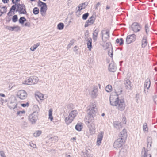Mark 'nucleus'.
Returning a JSON list of instances; mask_svg holds the SVG:
<instances>
[{"instance_id": "obj_1", "label": "nucleus", "mask_w": 157, "mask_h": 157, "mask_svg": "<svg viewBox=\"0 0 157 157\" xmlns=\"http://www.w3.org/2000/svg\"><path fill=\"white\" fill-rule=\"evenodd\" d=\"M109 99L110 104L113 106L122 107L124 106V101L123 100H121L119 103L118 96L115 93L111 94Z\"/></svg>"}, {"instance_id": "obj_2", "label": "nucleus", "mask_w": 157, "mask_h": 157, "mask_svg": "<svg viewBox=\"0 0 157 157\" xmlns=\"http://www.w3.org/2000/svg\"><path fill=\"white\" fill-rule=\"evenodd\" d=\"M34 96L36 100L39 103L42 102L45 99L44 94L39 91L35 92Z\"/></svg>"}, {"instance_id": "obj_3", "label": "nucleus", "mask_w": 157, "mask_h": 157, "mask_svg": "<svg viewBox=\"0 0 157 157\" xmlns=\"http://www.w3.org/2000/svg\"><path fill=\"white\" fill-rule=\"evenodd\" d=\"M38 6L40 8V13L43 16L45 15L47 6L46 4L42 2L39 1L38 4Z\"/></svg>"}, {"instance_id": "obj_4", "label": "nucleus", "mask_w": 157, "mask_h": 157, "mask_svg": "<svg viewBox=\"0 0 157 157\" xmlns=\"http://www.w3.org/2000/svg\"><path fill=\"white\" fill-rule=\"evenodd\" d=\"M16 96L20 100H24L27 98L28 94L25 90H21L17 92Z\"/></svg>"}, {"instance_id": "obj_5", "label": "nucleus", "mask_w": 157, "mask_h": 157, "mask_svg": "<svg viewBox=\"0 0 157 157\" xmlns=\"http://www.w3.org/2000/svg\"><path fill=\"white\" fill-rule=\"evenodd\" d=\"M11 104L10 107L13 108H20V107H28L29 104L28 102H27L25 103L21 104L20 102H10Z\"/></svg>"}, {"instance_id": "obj_6", "label": "nucleus", "mask_w": 157, "mask_h": 157, "mask_svg": "<svg viewBox=\"0 0 157 157\" xmlns=\"http://www.w3.org/2000/svg\"><path fill=\"white\" fill-rule=\"evenodd\" d=\"M29 120L32 124H35L37 119V113L34 112L29 116Z\"/></svg>"}, {"instance_id": "obj_7", "label": "nucleus", "mask_w": 157, "mask_h": 157, "mask_svg": "<svg viewBox=\"0 0 157 157\" xmlns=\"http://www.w3.org/2000/svg\"><path fill=\"white\" fill-rule=\"evenodd\" d=\"M98 90L97 88L94 87L91 90H88V94L92 98H96L98 95Z\"/></svg>"}, {"instance_id": "obj_8", "label": "nucleus", "mask_w": 157, "mask_h": 157, "mask_svg": "<svg viewBox=\"0 0 157 157\" xmlns=\"http://www.w3.org/2000/svg\"><path fill=\"white\" fill-rule=\"evenodd\" d=\"M136 39V36L134 34H132L128 35L126 39V43L127 44H130L135 41Z\"/></svg>"}, {"instance_id": "obj_9", "label": "nucleus", "mask_w": 157, "mask_h": 157, "mask_svg": "<svg viewBox=\"0 0 157 157\" xmlns=\"http://www.w3.org/2000/svg\"><path fill=\"white\" fill-rule=\"evenodd\" d=\"M125 140H122L120 139H118L114 143V146L115 148H120L125 142Z\"/></svg>"}, {"instance_id": "obj_10", "label": "nucleus", "mask_w": 157, "mask_h": 157, "mask_svg": "<svg viewBox=\"0 0 157 157\" xmlns=\"http://www.w3.org/2000/svg\"><path fill=\"white\" fill-rule=\"evenodd\" d=\"M17 10L20 14H24L26 13L25 10V6L23 4H17Z\"/></svg>"}, {"instance_id": "obj_11", "label": "nucleus", "mask_w": 157, "mask_h": 157, "mask_svg": "<svg viewBox=\"0 0 157 157\" xmlns=\"http://www.w3.org/2000/svg\"><path fill=\"white\" fill-rule=\"evenodd\" d=\"M95 20V17L94 16H91L89 18L86 22L85 27H86L93 25L94 22Z\"/></svg>"}, {"instance_id": "obj_12", "label": "nucleus", "mask_w": 157, "mask_h": 157, "mask_svg": "<svg viewBox=\"0 0 157 157\" xmlns=\"http://www.w3.org/2000/svg\"><path fill=\"white\" fill-rule=\"evenodd\" d=\"M102 39L104 41H106L109 37V32L107 30H103L101 31Z\"/></svg>"}, {"instance_id": "obj_13", "label": "nucleus", "mask_w": 157, "mask_h": 157, "mask_svg": "<svg viewBox=\"0 0 157 157\" xmlns=\"http://www.w3.org/2000/svg\"><path fill=\"white\" fill-rule=\"evenodd\" d=\"M31 85H34L36 84L38 82V78L36 76H30Z\"/></svg>"}, {"instance_id": "obj_14", "label": "nucleus", "mask_w": 157, "mask_h": 157, "mask_svg": "<svg viewBox=\"0 0 157 157\" xmlns=\"http://www.w3.org/2000/svg\"><path fill=\"white\" fill-rule=\"evenodd\" d=\"M140 27L139 24L137 23H134L132 25V30L135 32H137L140 31Z\"/></svg>"}, {"instance_id": "obj_15", "label": "nucleus", "mask_w": 157, "mask_h": 157, "mask_svg": "<svg viewBox=\"0 0 157 157\" xmlns=\"http://www.w3.org/2000/svg\"><path fill=\"white\" fill-rule=\"evenodd\" d=\"M127 137V132L126 130L124 129L123 131L120 132L119 138L118 139H120L126 140Z\"/></svg>"}, {"instance_id": "obj_16", "label": "nucleus", "mask_w": 157, "mask_h": 157, "mask_svg": "<svg viewBox=\"0 0 157 157\" xmlns=\"http://www.w3.org/2000/svg\"><path fill=\"white\" fill-rule=\"evenodd\" d=\"M124 84L125 87L126 89L129 90L131 89L132 84L129 80L125 79L124 81Z\"/></svg>"}, {"instance_id": "obj_17", "label": "nucleus", "mask_w": 157, "mask_h": 157, "mask_svg": "<svg viewBox=\"0 0 157 157\" xmlns=\"http://www.w3.org/2000/svg\"><path fill=\"white\" fill-rule=\"evenodd\" d=\"M103 132H101L98 136L97 140V145L98 146H100L101 143V141L103 139Z\"/></svg>"}, {"instance_id": "obj_18", "label": "nucleus", "mask_w": 157, "mask_h": 157, "mask_svg": "<svg viewBox=\"0 0 157 157\" xmlns=\"http://www.w3.org/2000/svg\"><path fill=\"white\" fill-rule=\"evenodd\" d=\"M94 120V116H87L85 119L86 122L88 124L93 122Z\"/></svg>"}, {"instance_id": "obj_19", "label": "nucleus", "mask_w": 157, "mask_h": 157, "mask_svg": "<svg viewBox=\"0 0 157 157\" xmlns=\"http://www.w3.org/2000/svg\"><path fill=\"white\" fill-rule=\"evenodd\" d=\"M90 132L91 134H93L95 132V125L93 123H91V124L89 125Z\"/></svg>"}, {"instance_id": "obj_20", "label": "nucleus", "mask_w": 157, "mask_h": 157, "mask_svg": "<svg viewBox=\"0 0 157 157\" xmlns=\"http://www.w3.org/2000/svg\"><path fill=\"white\" fill-rule=\"evenodd\" d=\"M87 116H94L96 113V111L94 110V109H89L87 111Z\"/></svg>"}, {"instance_id": "obj_21", "label": "nucleus", "mask_w": 157, "mask_h": 157, "mask_svg": "<svg viewBox=\"0 0 157 157\" xmlns=\"http://www.w3.org/2000/svg\"><path fill=\"white\" fill-rule=\"evenodd\" d=\"M7 11V7L6 6H0V16H1L3 14L6 13Z\"/></svg>"}, {"instance_id": "obj_22", "label": "nucleus", "mask_w": 157, "mask_h": 157, "mask_svg": "<svg viewBox=\"0 0 157 157\" xmlns=\"http://www.w3.org/2000/svg\"><path fill=\"white\" fill-rule=\"evenodd\" d=\"M109 70L111 72H114L116 71V67L113 63H110L109 66Z\"/></svg>"}, {"instance_id": "obj_23", "label": "nucleus", "mask_w": 157, "mask_h": 157, "mask_svg": "<svg viewBox=\"0 0 157 157\" xmlns=\"http://www.w3.org/2000/svg\"><path fill=\"white\" fill-rule=\"evenodd\" d=\"M87 4L86 3H81L78 6V11H80L81 10L84 9L86 6Z\"/></svg>"}, {"instance_id": "obj_24", "label": "nucleus", "mask_w": 157, "mask_h": 157, "mask_svg": "<svg viewBox=\"0 0 157 157\" xmlns=\"http://www.w3.org/2000/svg\"><path fill=\"white\" fill-rule=\"evenodd\" d=\"M152 142V138L151 137L148 136L147 138V148H150L151 146V144Z\"/></svg>"}, {"instance_id": "obj_25", "label": "nucleus", "mask_w": 157, "mask_h": 157, "mask_svg": "<svg viewBox=\"0 0 157 157\" xmlns=\"http://www.w3.org/2000/svg\"><path fill=\"white\" fill-rule=\"evenodd\" d=\"M75 117H67L65 118V122H66L67 124H68L71 123Z\"/></svg>"}, {"instance_id": "obj_26", "label": "nucleus", "mask_w": 157, "mask_h": 157, "mask_svg": "<svg viewBox=\"0 0 157 157\" xmlns=\"http://www.w3.org/2000/svg\"><path fill=\"white\" fill-rule=\"evenodd\" d=\"M77 114H78V112H77L76 110H73V111H71V112L69 113L68 117H75L76 116Z\"/></svg>"}, {"instance_id": "obj_27", "label": "nucleus", "mask_w": 157, "mask_h": 157, "mask_svg": "<svg viewBox=\"0 0 157 157\" xmlns=\"http://www.w3.org/2000/svg\"><path fill=\"white\" fill-rule=\"evenodd\" d=\"M114 127L117 129H121V127H122L120 123L117 122H115L114 123Z\"/></svg>"}, {"instance_id": "obj_28", "label": "nucleus", "mask_w": 157, "mask_h": 157, "mask_svg": "<svg viewBox=\"0 0 157 157\" xmlns=\"http://www.w3.org/2000/svg\"><path fill=\"white\" fill-rule=\"evenodd\" d=\"M82 128V123H79L77 124L75 127V129L78 131H80Z\"/></svg>"}, {"instance_id": "obj_29", "label": "nucleus", "mask_w": 157, "mask_h": 157, "mask_svg": "<svg viewBox=\"0 0 157 157\" xmlns=\"http://www.w3.org/2000/svg\"><path fill=\"white\" fill-rule=\"evenodd\" d=\"M147 39L146 37H143L142 41V47L144 48L147 45Z\"/></svg>"}, {"instance_id": "obj_30", "label": "nucleus", "mask_w": 157, "mask_h": 157, "mask_svg": "<svg viewBox=\"0 0 157 157\" xmlns=\"http://www.w3.org/2000/svg\"><path fill=\"white\" fill-rule=\"evenodd\" d=\"M92 40L91 39L90 40H88L87 41V48L90 51L92 48Z\"/></svg>"}, {"instance_id": "obj_31", "label": "nucleus", "mask_w": 157, "mask_h": 157, "mask_svg": "<svg viewBox=\"0 0 157 157\" xmlns=\"http://www.w3.org/2000/svg\"><path fill=\"white\" fill-rule=\"evenodd\" d=\"M150 81L149 80H147L144 84V88L145 89H148L150 86Z\"/></svg>"}, {"instance_id": "obj_32", "label": "nucleus", "mask_w": 157, "mask_h": 157, "mask_svg": "<svg viewBox=\"0 0 157 157\" xmlns=\"http://www.w3.org/2000/svg\"><path fill=\"white\" fill-rule=\"evenodd\" d=\"M98 31L97 30H95L94 32L93 35V38L94 40H96L97 36L98 35Z\"/></svg>"}, {"instance_id": "obj_33", "label": "nucleus", "mask_w": 157, "mask_h": 157, "mask_svg": "<svg viewBox=\"0 0 157 157\" xmlns=\"http://www.w3.org/2000/svg\"><path fill=\"white\" fill-rule=\"evenodd\" d=\"M64 27V24L62 23H60L58 24L57 25V29L59 30H62Z\"/></svg>"}, {"instance_id": "obj_34", "label": "nucleus", "mask_w": 157, "mask_h": 157, "mask_svg": "<svg viewBox=\"0 0 157 157\" xmlns=\"http://www.w3.org/2000/svg\"><path fill=\"white\" fill-rule=\"evenodd\" d=\"M21 127L22 128H24L27 127V123L26 121H23L21 122Z\"/></svg>"}, {"instance_id": "obj_35", "label": "nucleus", "mask_w": 157, "mask_h": 157, "mask_svg": "<svg viewBox=\"0 0 157 157\" xmlns=\"http://www.w3.org/2000/svg\"><path fill=\"white\" fill-rule=\"evenodd\" d=\"M25 75H24L23 76V79L22 82V84L23 85H29L27 80V79H25Z\"/></svg>"}, {"instance_id": "obj_36", "label": "nucleus", "mask_w": 157, "mask_h": 157, "mask_svg": "<svg viewBox=\"0 0 157 157\" xmlns=\"http://www.w3.org/2000/svg\"><path fill=\"white\" fill-rule=\"evenodd\" d=\"M116 41L117 44H119L120 45H122L123 44V40L122 38L117 39Z\"/></svg>"}, {"instance_id": "obj_37", "label": "nucleus", "mask_w": 157, "mask_h": 157, "mask_svg": "<svg viewBox=\"0 0 157 157\" xmlns=\"http://www.w3.org/2000/svg\"><path fill=\"white\" fill-rule=\"evenodd\" d=\"M141 157H151L150 154L147 155L145 150L142 151V156Z\"/></svg>"}, {"instance_id": "obj_38", "label": "nucleus", "mask_w": 157, "mask_h": 157, "mask_svg": "<svg viewBox=\"0 0 157 157\" xmlns=\"http://www.w3.org/2000/svg\"><path fill=\"white\" fill-rule=\"evenodd\" d=\"M39 12V9L37 7L34 8L33 10V13L35 15L38 14Z\"/></svg>"}, {"instance_id": "obj_39", "label": "nucleus", "mask_w": 157, "mask_h": 157, "mask_svg": "<svg viewBox=\"0 0 157 157\" xmlns=\"http://www.w3.org/2000/svg\"><path fill=\"white\" fill-rule=\"evenodd\" d=\"M106 91L107 92H109L112 90V87L111 85H108L105 87Z\"/></svg>"}, {"instance_id": "obj_40", "label": "nucleus", "mask_w": 157, "mask_h": 157, "mask_svg": "<svg viewBox=\"0 0 157 157\" xmlns=\"http://www.w3.org/2000/svg\"><path fill=\"white\" fill-rule=\"evenodd\" d=\"M41 133V132L40 131H37L33 133V136L35 137H37L40 136Z\"/></svg>"}, {"instance_id": "obj_41", "label": "nucleus", "mask_w": 157, "mask_h": 157, "mask_svg": "<svg viewBox=\"0 0 157 157\" xmlns=\"http://www.w3.org/2000/svg\"><path fill=\"white\" fill-rule=\"evenodd\" d=\"M145 27L146 33L147 34L150 30V26L149 24H147L145 25Z\"/></svg>"}, {"instance_id": "obj_42", "label": "nucleus", "mask_w": 157, "mask_h": 157, "mask_svg": "<svg viewBox=\"0 0 157 157\" xmlns=\"http://www.w3.org/2000/svg\"><path fill=\"white\" fill-rule=\"evenodd\" d=\"M49 118L50 119L51 121L53 120V117L52 116V109L49 111Z\"/></svg>"}, {"instance_id": "obj_43", "label": "nucleus", "mask_w": 157, "mask_h": 157, "mask_svg": "<svg viewBox=\"0 0 157 157\" xmlns=\"http://www.w3.org/2000/svg\"><path fill=\"white\" fill-rule=\"evenodd\" d=\"M115 91V93L118 96V95L120 94L122 92V90L121 89H118V88H116Z\"/></svg>"}, {"instance_id": "obj_44", "label": "nucleus", "mask_w": 157, "mask_h": 157, "mask_svg": "<svg viewBox=\"0 0 157 157\" xmlns=\"http://www.w3.org/2000/svg\"><path fill=\"white\" fill-rule=\"evenodd\" d=\"M26 21V19L24 17H21L19 20V22L21 24L23 25L24 22Z\"/></svg>"}, {"instance_id": "obj_45", "label": "nucleus", "mask_w": 157, "mask_h": 157, "mask_svg": "<svg viewBox=\"0 0 157 157\" xmlns=\"http://www.w3.org/2000/svg\"><path fill=\"white\" fill-rule=\"evenodd\" d=\"M17 4H15V5H13L12 6L9 12L8 13V15H9L10 13L11 12H14L15 10L16 9V7H17Z\"/></svg>"}, {"instance_id": "obj_46", "label": "nucleus", "mask_w": 157, "mask_h": 157, "mask_svg": "<svg viewBox=\"0 0 157 157\" xmlns=\"http://www.w3.org/2000/svg\"><path fill=\"white\" fill-rule=\"evenodd\" d=\"M88 16L89 14L88 13H86L83 15L82 18L83 20H86L88 17Z\"/></svg>"}, {"instance_id": "obj_47", "label": "nucleus", "mask_w": 157, "mask_h": 157, "mask_svg": "<svg viewBox=\"0 0 157 157\" xmlns=\"http://www.w3.org/2000/svg\"><path fill=\"white\" fill-rule=\"evenodd\" d=\"M37 47H38L37 45H34L33 47H31L30 48V50L31 51H33L37 48Z\"/></svg>"}, {"instance_id": "obj_48", "label": "nucleus", "mask_w": 157, "mask_h": 157, "mask_svg": "<svg viewBox=\"0 0 157 157\" xmlns=\"http://www.w3.org/2000/svg\"><path fill=\"white\" fill-rule=\"evenodd\" d=\"M17 15H14L12 18V20L13 22H15L17 21Z\"/></svg>"}, {"instance_id": "obj_49", "label": "nucleus", "mask_w": 157, "mask_h": 157, "mask_svg": "<svg viewBox=\"0 0 157 157\" xmlns=\"http://www.w3.org/2000/svg\"><path fill=\"white\" fill-rule=\"evenodd\" d=\"M25 111L24 110H22L18 111L17 112V115L21 116V114H25Z\"/></svg>"}, {"instance_id": "obj_50", "label": "nucleus", "mask_w": 157, "mask_h": 157, "mask_svg": "<svg viewBox=\"0 0 157 157\" xmlns=\"http://www.w3.org/2000/svg\"><path fill=\"white\" fill-rule=\"evenodd\" d=\"M143 131H148V128L147 127V124H144L143 126Z\"/></svg>"}, {"instance_id": "obj_51", "label": "nucleus", "mask_w": 157, "mask_h": 157, "mask_svg": "<svg viewBox=\"0 0 157 157\" xmlns=\"http://www.w3.org/2000/svg\"><path fill=\"white\" fill-rule=\"evenodd\" d=\"M90 107L91 108H95L96 107L95 104L93 103H91L90 105Z\"/></svg>"}, {"instance_id": "obj_52", "label": "nucleus", "mask_w": 157, "mask_h": 157, "mask_svg": "<svg viewBox=\"0 0 157 157\" xmlns=\"http://www.w3.org/2000/svg\"><path fill=\"white\" fill-rule=\"evenodd\" d=\"M0 155L1 157H6L5 155V153L3 151H0Z\"/></svg>"}, {"instance_id": "obj_53", "label": "nucleus", "mask_w": 157, "mask_h": 157, "mask_svg": "<svg viewBox=\"0 0 157 157\" xmlns=\"http://www.w3.org/2000/svg\"><path fill=\"white\" fill-rule=\"evenodd\" d=\"M30 146L33 148H36V145L32 143H30Z\"/></svg>"}, {"instance_id": "obj_54", "label": "nucleus", "mask_w": 157, "mask_h": 157, "mask_svg": "<svg viewBox=\"0 0 157 157\" xmlns=\"http://www.w3.org/2000/svg\"><path fill=\"white\" fill-rule=\"evenodd\" d=\"M153 100L154 102L157 104V95L153 97Z\"/></svg>"}, {"instance_id": "obj_55", "label": "nucleus", "mask_w": 157, "mask_h": 157, "mask_svg": "<svg viewBox=\"0 0 157 157\" xmlns=\"http://www.w3.org/2000/svg\"><path fill=\"white\" fill-rule=\"evenodd\" d=\"M8 29L11 31H13L14 30V27H9L8 28Z\"/></svg>"}, {"instance_id": "obj_56", "label": "nucleus", "mask_w": 157, "mask_h": 157, "mask_svg": "<svg viewBox=\"0 0 157 157\" xmlns=\"http://www.w3.org/2000/svg\"><path fill=\"white\" fill-rule=\"evenodd\" d=\"M20 30V27L18 26H14V30L18 31Z\"/></svg>"}, {"instance_id": "obj_57", "label": "nucleus", "mask_w": 157, "mask_h": 157, "mask_svg": "<svg viewBox=\"0 0 157 157\" xmlns=\"http://www.w3.org/2000/svg\"><path fill=\"white\" fill-rule=\"evenodd\" d=\"M30 25V24L29 23H25L24 25H22V26L25 27H29Z\"/></svg>"}, {"instance_id": "obj_58", "label": "nucleus", "mask_w": 157, "mask_h": 157, "mask_svg": "<svg viewBox=\"0 0 157 157\" xmlns=\"http://www.w3.org/2000/svg\"><path fill=\"white\" fill-rule=\"evenodd\" d=\"M27 80L28 84V85H31L30 77H29L28 79H27Z\"/></svg>"}, {"instance_id": "obj_59", "label": "nucleus", "mask_w": 157, "mask_h": 157, "mask_svg": "<svg viewBox=\"0 0 157 157\" xmlns=\"http://www.w3.org/2000/svg\"><path fill=\"white\" fill-rule=\"evenodd\" d=\"M20 0H12L13 3H16L19 2Z\"/></svg>"}, {"instance_id": "obj_60", "label": "nucleus", "mask_w": 157, "mask_h": 157, "mask_svg": "<svg viewBox=\"0 0 157 157\" xmlns=\"http://www.w3.org/2000/svg\"><path fill=\"white\" fill-rule=\"evenodd\" d=\"M123 121L124 122V124H126V119L124 117H123Z\"/></svg>"}, {"instance_id": "obj_61", "label": "nucleus", "mask_w": 157, "mask_h": 157, "mask_svg": "<svg viewBox=\"0 0 157 157\" xmlns=\"http://www.w3.org/2000/svg\"><path fill=\"white\" fill-rule=\"evenodd\" d=\"M2 1L4 3H7L9 1V0H2Z\"/></svg>"}, {"instance_id": "obj_62", "label": "nucleus", "mask_w": 157, "mask_h": 157, "mask_svg": "<svg viewBox=\"0 0 157 157\" xmlns=\"http://www.w3.org/2000/svg\"><path fill=\"white\" fill-rule=\"evenodd\" d=\"M13 87L12 86V84H9V90L11 89Z\"/></svg>"}, {"instance_id": "obj_63", "label": "nucleus", "mask_w": 157, "mask_h": 157, "mask_svg": "<svg viewBox=\"0 0 157 157\" xmlns=\"http://www.w3.org/2000/svg\"><path fill=\"white\" fill-rule=\"evenodd\" d=\"M33 107H34V108H38L39 106L35 104V105H33Z\"/></svg>"}, {"instance_id": "obj_64", "label": "nucleus", "mask_w": 157, "mask_h": 157, "mask_svg": "<svg viewBox=\"0 0 157 157\" xmlns=\"http://www.w3.org/2000/svg\"><path fill=\"white\" fill-rule=\"evenodd\" d=\"M0 96L2 97H5V95L3 93H1L0 94Z\"/></svg>"}]
</instances>
